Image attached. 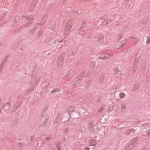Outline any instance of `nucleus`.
<instances>
[{"mask_svg": "<svg viewBox=\"0 0 150 150\" xmlns=\"http://www.w3.org/2000/svg\"><path fill=\"white\" fill-rule=\"evenodd\" d=\"M111 52L110 51L108 50L107 52H103V54L104 55L105 59H107L113 55Z\"/></svg>", "mask_w": 150, "mask_h": 150, "instance_id": "1", "label": "nucleus"}, {"mask_svg": "<svg viewBox=\"0 0 150 150\" xmlns=\"http://www.w3.org/2000/svg\"><path fill=\"white\" fill-rule=\"evenodd\" d=\"M72 24L70 21H68L67 22L65 26V29L66 30L65 32H68V31L70 30L71 28Z\"/></svg>", "mask_w": 150, "mask_h": 150, "instance_id": "2", "label": "nucleus"}, {"mask_svg": "<svg viewBox=\"0 0 150 150\" xmlns=\"http://www.w3.org/2000/svg\"><path fill=\"white\" fill-rule=\"evenodd\" d=\"M84 73L83 72H81L79 75V77L77 78H76L75 81L77 82V81H79V80H81L84 76Z\"/></svg>", "mask_w": 150, "mask_h": 150, "instance_id": "3", "label": "nucleus"}, {"mask_svg": "<svg viewBox=\"0 0 150 150\" xmlns=\"http://www.w3.org/2000/svg\"><path fill=\"white\" fill-rule=\"evenodd\" d=\"M138 138H135L132 139L130 142L131 144H132L134 146L135 144L137 143L138 140Z\"/></svg>", "mask_w": 150, "mask_h": 150, "instance_id": "4", "label": "nucleus"}, {"mask_svg": "<svg viewBox=\"0 0 150 150\" xmlns=\"http://www.w3.org/2000/svg\"><path fill=\"white\" fill-rule=\"evenodd\" d=\"M138 63L137 62H135L133 64V66L132 67V70L133 71L135 72L137 68V65Z\"/></svg>", "mask_w": 150, "mask_h": 150, "instance_id": "5", "label": "nucleus"}, {"mask_svg": "<svg viewBox=\"0 0 150 150\" xmlns=\"http://www.w3.org/2000/svg\"><path fill=\"white\" fill-rule=\"evenodd\" d=\"M105 77V75L103 74H102L100 76L99 79V82L102 83L104 80Z\"/></svg>", "mask_w": 150, "mask_h": 150, "instance_id": "6", "label": "nucleus"}, {"mask_svg": "<svg viewBox=\"0 0 150 150\" xmlns=\"http://www.w3.org/2000/svg\"><path fill=\"white\" fill-rule=\"evenodd\" d=\"M134 146L132 144H130V143H129L128 144H127L125 146L126 149L125 150L127 149H132Z\"/></svg>", "mask_w": 150, "mask_h": 150, "instance_id": "7", "label": "nucleus"}, {"mask_svg": "<svg viewBox=\"0 0 150 150\" xmlns=\"http://www.w3.org/2000/svg\"><path fill=\"white\" fill-rule=\"evenodd\" d=\"M63 61L62 58H60V57H59V59L57 60V63L58 65H61L63 63Z\"/></svg>", "mask_w": 150, "mask_h": 150, "instance_id": "8", "label": "nucleus"}, {"mask_svg": "<svg viewBox=\"0 0 150 150\" xmlns=\"http://www.w3.org/2000/svg\"><path fill=\"white\" fill-rule=\"evenodd\" d=\"M20 104L19 103L16 104L15 105L13 106V110L14 111L16 110L20 106Z\"/></svg>", "mask_w": 150, "mask_h": 150, "instance_id": "9", "label": "nucleus"}, {"mask_svg": "<svg viewBox=\"0 0 150 150\" xmlns=\"http://www.w3.org/2000/svg\"><path fill=\"white\" fill-rule=\"evenodd\" d=\"M140 84L139 83L134 85L133 87L132 90L133 91L137 89L140 86Z\"/></svg>", "mask_w": 150, "mask_h": 150, "instance_id": "10", "label": "nucleus"}, {"mask_svg": "<svg viewBox=\"0 0 150 150\" xmlns=\"http://www.w3.org/2000/svg\"><path fill=\"white\" fill-rule=\"evenodd\" d=\"M127 133L129 134L130 133H133V132H135L136 133H137V132H136V130H135L134 129H131L129 130H128L127 131Z\"/></svg>", "mask_w": 150, "mask_h": 150, "instance_id": "11", "label": "nucleus"}, {"mask_svg": "<svg viewBox=\"0 0 150 150\" xmlns=\"http://www.w3.org/2000/svg\"><path fill=\"white\" fill-rule=\"evenodd\" d=\"M115 70L114 71V72H115ZM114 74L116 77H118L119 76V75H120L121 74V72L120 71L116 70H115V74Z\"/></svg>", "mask_w": 150, "mask_h": 150, "instance_id": "12", "label": "nucleus"}, {"mask_svg": "<svg viewBox=\"0 0 150 150\" xmlns=\"http://www.w3.org/2000/svg\"><path fill=\"white\" fill-rule=\"evenodd\" d=\"M36 2L35 1H34L32 3V4L30 6V8L31 10H33L35 6V4H34Z\"/></svg>", "mask_w": 150, "mask_h": 150, "instance_id": "13", "label": "nucleus"}, {"mask_svg": "<svg viewBox=\"0 0 150 150\" xmlns=\"http://www.w3.org/2000/svg\"><path fill=\"white\" fill-rule=\"evenodd\" d=\"M90 143L91 144V146H94L96 143V141L93 140H90Z\"/></svg>", "mask_w": 150, "mask_h": 150, "instance_id": "14", "label": "nucleus"}, {"mask_svg": "<svg viewBox=\"0 0 150 150\" xmlns=\"http://www.w3.org/2000/svg\"><path fill=\"white\" fill-rule=\"evenodd\" d=\"M120 98H122L125 97V94L123 93H121L120 94Z\"/></svg>", "mask_w": 150, "mask_h": 150, "instance_id": "15", "label": "nucleus"}, {"mask_svg": "<svg viewBox=\"0 0 150 150\" xmlns=\"http://www.w3.org/2000/svg\"><path fill=\"white\" fill-rule=\"evenodd\" d=\"M96 65V62H91L90 64V66L91 67H94V66Z\"/></svg>", "mask_w": 150, "mask_h": 150, "instance_id": "16", "label": "nucleus"}, {"mask_svg": "<svg viewBox=\"0 0 150 150\" xmlns=\"http://www.w3.org/2000/svg\"><path fill=\"white\" fill-rule=\"evenodd\" d=\"M103 38L102 36H100L98 39V41L100 42H101L103 41Z\"/></svg>", "mask_w": 150, "mask_h": 150, "instance_id": "17", "label": "nucleus"}, {"mask_svg": "<svg viewBox=\"0 0 150 150\" xmlns=\"http://www.w3.org/2000/svg\"><path fill=\"white\" fill-rule=\"evenodd\" d=\"M45 17H46V16H44V19H42L41 20V24H43L45 23V22L46 21L44 19Z\"/></svg>", "mask_w": 150, "mask_h": 150, "instance_id": "18", "label": "nucleus"}, {"mask_svg": "<svg viewBox=\"0 0 150 150\" xmlns=\"http://www.w3.org/2000/svg\"><path fill=\"white\" fill-rule=\"evenodd\" d=\"M125 108V105L124 104H122L121 105V108L123 110Z\"/></svg>", "mask_w": 150, "mask_h": 150, "instance_id": "19", "label": "nucleus"}, {"mask_svg": "<svg viewBox=\"0 0 150 150\" xmlns=\"http://www.w3.org/2000/svg\"><path fill=\"white\" fill-rule=\"evenodd\" d=\"M100 58L103 59H105L104 55L103 54V53L100 56Z\"/></svg>", "mask_w": 150, "mask_h": 150, "instance_id": "20", "label": "nucleus"}, {"mask_svg": "<svg viewBox=\"0 0 150 150\" xmlns=\"http://www.w3.org/2000/svg\"><path fill=\"white\" fill-rule=\"evenodd\" d=\"M84 28L81 27V28L80 29V31L81 32H83V30H84ZM80 34H81V32L80 33Z\"/></svg>", "mask_w": 150, "mask_h": 150, "instance_id": "21", "label": "nucleus"}, {"mask_svg": "<svg viewBox=\"0 0 150 150\" xmlns=\"http://www.w3.org/2000/svg\"><path fill=\"white\" fill-rule=\"evenodd\" d=\"M69 129H66L64 132V133L67 134L69 132Z\"/></svg>", "mask_w": 150, "mask_h": 150, "instance_id": "22", "label": "nucleus"}, {"mask_svg": "<svg viewBox=\"0 0 150 150\" xmlns=\"http://www.w3.org/2000/svg\"><path fill=\"white\" fill-rule=\"evenodd\" d=\"M60 142H57L56 143V145L57 147H58V146H59V145H60Z\"/></svg>", "mask_w": 150, "mask_h": 150, "instance_id": "23", "label": "nucleus"}, {"mask_svg": "<svg viewBox=\"0 0 150 150\" xmlns=\"http://www.w3.org/2000/svg\"><path fill=\"white\" fill-rule=\"evenodd\" d=\"M103 110V108H102V107L101 108V109H99L98 110V112H102V110Z\"/></svg>", "mask_w": 150, "mask_h": 150, "instance_id": "24", "label": "nucleus"}, {"mask_svg": "<svg viewBox=\"0 0 150 150\" xmlns=\"http://www.w3.org/2000/svg\"><path fill=\"white\" fill-rule=\"evenodd\" d=\"M93 122L92 121H91L89 123V126H90L92 125H93Z\"/></svg>", "mask_w": 150, "mask_h": 150, "instance_id": "25", "label": "nucleus"}, {"mask_svg": "<svg viewBox=\"0 0 150 150\" xmlns=\"http://www.w3.org/2000/svg\"><path fill=\"white\" fill-rule=\"evenodd\" d=\"M85 26V23H83V24H81V27H83L84 28Z\"/></svg>", "mask_w": 150, "mask_h": 150, "instance_id": "26", "label": "nucleus"}, {"mask_svg": "<svg viewBox=\"0 0 150 150\" xmlns=\"http://www.w3.org/2000/svg\"><path fill=\"white\" fill-rule=\"evenodd\" d=\"M57 89H54L52 91V92H56L57 91Z\"/></svg>", "mask_w": 150, "mask_h": 150, "instance_id": "27", "label": "nucleus"}, {"mask_svg": "<svg viewBox=\"0 0 150 150\" xmlns=\"http://www.w3.org/2000/svg\"><path fill=\"white\" fill-rule=\"evenodd\" d=\"M57 148L58 150H60L61 149L60 145H59V146H58V147H57Z\"/></svg>", "mask_w": 150, "mask_h": 150, "instance_id": "28", "label": "nucleus"}, {"mask_svg": "<svg viewBox=\"0 0 150 150\" xmlns=\"http://www.w3.org/2000/svg\"><path fill=\"white\" fill-rule=\"evenodd\" d=\"M147 135H150V130H149V131L147 132Z\"/></svg>", "mask_w": 150, "mask_h": 150, "instance_id": "29", "label": "nucleus"}, {"mask_svg": "<svg viewBox=\"0 0 150 150\" xmlns=\"http://www.w3.org/2000/svg\"><path fill=\"white\" fill-rule=\"evenodd\" d=\"M6 61H7V60L5 59L4 60V61L2 62V64H3Z\"/></svg>", "mask_w": 150, "mask_h": 150, "instance_id": "30", "label": "nucleus"}, {"mask_svg": "<svg viewBox=\"0 0 150 150\" xmlns=\"http://www.w3.org/2000/svg\"><path fill=\"white\" fill-rule=\"evenodd\" d=\"M145 125H146V126H149L150 125V123L149 124H145Z\"/></svg>", "mask_w": 150, "mask_h": 150, "instance_id": "31", "label": "nucleus"}, {"mask_svg": "<svg viewBox=\"0 0 150 150\" xmlns=\"http://www.w3.org/2000/svg\"><path fill=\"white\" fill-rule=\"evenodd\" d=\"M70 108H71V110H74V107H71Z\"/></svg>", "mask_w": 150, "mask_h": 150, "instance_id": "32", "label": "nucleus"}, {"mask_svg": "<svg viewBox=\"0 0 150 150\" xmlns=\"http://www.w3.org/2000/svg\"><path fill=\"white\" fill-rule=\"evenodd\" d=\"M145 63H144L142 65V67L143 68L144 67V66H145Z\"/></svg>", "mask_w": 150, "mask_h": 150, "instance_id": "33", "label": "nucleus"}, {"mask_svg": "<svg viewBox=\"0 0 150 150\" xmlns=\"http://www.w3.org/2000/svg\"><path fill=\"white\" fill-rule=\"evenodd\" d=\"M150 42V41H149L147 40L146 42V43L147 44H149Z\"/></svg>", "mask_w": 150, "mask_h": 150, "instance_id": "34", "label": "nucleus"}, {"mask_svg": "<svg viewBox=\"0 0 150 150\" xmlns=\"http://www.w3.org/2000/svg\"><path fill=\"white\" fill-rule=\"evenodd\" d=\"M2 68V66H1L0 67V69H1Z\"/></svg>", "mask_w": 150, "mask_h": 150, "instance_id": "35", "label": "nucleus"}, {"mask_svg": "<svg viewBox=\"0 0 150 150\" xmlns=\"http://www.w3.org/2000/svg\"><path fill=\"white\" fill-rule=\"evenodd\" d=\"M86 150H89V149L88 148H87L86 149Z\"/></svg>", "mask_w": 150, "mask_h": 150, "instance_id": "36", "label": "nucleus"}, {"mask_svg": "<svg viewBox=\"0 0 150 150\" xmlns=\"http://www.w3.org/2000/svg\"><path fill=\"white\" fill-rule=\"evenodd\" d=\"M72 76L71 75H69V76H68V77L69 78H70V76Z\"/></svg>", "mask_w": 150, "mask_h": 150, "instance_id": "37", "label": "nucleus"}, {"mask_svg": "<svg viewBox=\"0 0 150 150\" xmlns=\"http://www.w3.org/2000/svg\"><path fill=\"white\" fill-rule=\"evenodd\" d=\"M88 0V1H89V2L91 1V0Z\"/></svg>", "mask_w": 150, "mask_h": 150, "instance_id": "38", "label": "nucleus"}, {"mask_svg": "<svg viewBox=\"0 0 150 150\" xmlns=\"http://www.w3.org/2000/svg\"><path fill=\"white\" fill-rule=\"evenodd\" d=\"M71 52V53H73V52H71H71Z\"/></svg>", "mask_w": 150, "mask_h": 150, "instance_id": "39", "label": "nucleus"}, {"mask_svg": "<svg viewBox=\"0 0 150 150\" xmlns=\"http://www.w3.org/2000/svg\"><path fill=\"white\" fill-rule=\"evenodd\" d=\"M123 42V43H124V42H125V41H123V42Z\"/></svg>", "mask_w": 150, "mask_h": 150, "instance_id": "40", "label": "nucleus"}, {"mask_svg": "<svg viewBox=\"0 0 150 150\" xmlns=\"http://www.w3.org/2000/svg\"><path fill=\"white\" fill-rule=\"evenodd\" d=\"M47 139V140L49 139Z\"/></svg>", "mask_w": 150, "mask_h": 150, "instance_id": "41", "label": "nucleus"}, {"mask_svg": "<svg viewBox=\"0 0 150 150\" xmlns=\"http://www.w3.org/2000/svg\"><path fill=\"white\" fill-rule=\"evenodd\" d=\"M76 15H77V13L76 14Z\"/></svg>", "mask_w": 150, "mask_h": 150, "instance_id": "42", "label": "nucleus"}]
</instances>
